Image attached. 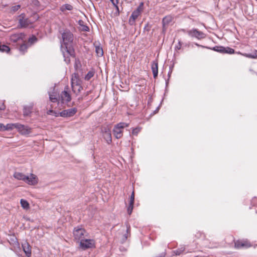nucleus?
Returning a JSON list of instances; mask_svg holds the SVG:
<instances>
[{
  "mask_svg": "<svg viewBox=\"0 0 257 257\" xmlns=\"http://www.w3.org/2000/svg\"><path fill=\"white\" fill-rule=\"evenodd\" d=\"M62 39L61 50L64 61L69 64L70 62V57L75 56L74 50L72 46L73 35L70 31L66 30L62 33Z\"/></svg>",
  "mask_w": 257,
  "mask_h": 257,
  "instance_id": "obj_1",
  "label": "nucleus"
},
{
  "mask_svg": "<svg viewBox=\"0 0 257 257\" xmlns=\"http://www.w3.org/2000/svg\"><path fill=\"white\" fill-rule=\"evenodd\" d=\"M14 177L19 180H22L29 185H34L38 183L37 176L31 174L30 176H26L22 173L16 172L14 174Z\"/></svg>",
  "mask_w": 257,
  "mask_h": 257,
  "instance_id": "obj_2",
  "label": "nucleus"
},
{
  "mask_svg": "<svg viewBox=\"0 0 257 257\" xmlns=\"http://www.w3.org/2000/svg\"><path fill=\"white\" fill-rule=\"evenodd\" d=\"M10 40L14 44H21L25 42L26 35L23 33L14 34L10 36Z\"/></svg>",
  "mask_w": 257,
  "mask_h": 257,
  "instance_id": "obj_3",
  "label": "nucleus"
},
{
  "mask_svg": "<svg viewBox=\"0 0 257 257\" xmlns=\"http://www.w3.org/2000/svg\"><path fill=\"white\" fill-rule=\"evenodd\" d=\"M86 232L84 228L81 226L75 227L73 230V235L76 240L81 241L86 236Z\"/></svg>",
  "mask_w": 257,
  "mask_h": 257,
  "instance_id": "obj_4",
  "label": "nucleus"
},
{
  "mask_svg": "<svg viewBox=\"0 0 257 257\" xmlns=\"http://www.w3.org/2000/svg\"><path fill=\"white\" fill-rule=\"evenodd\" d=\"M187 34L190 37L195 38L198 40H201L206 37L205 34L195 28L187 31Z\"/></svg>",
  "mask_w": 257,
  "mask_h": 257,
  "instance_id": "obj_5",
  "label": "nucleus"
},
{
  "mask_svg": "<svg viewBox=\"0 0 257 257\" xmlns=\"http://www.w3.org/2000/svg\"><path fill=\"white\" fill-rule=\"evenodd\" d=\"M101 133L103 139L108 144L112 142V138L110 128L108 126H104L101 128Z\"/></svg>",
  "mask_w": 257,
  "mask_h": 257,
  "instance_id": "obj_6",
  "label": "nucleus"
},
{
  "mask_svg": "<svg viewBox=\"0 0 257 257\" xmlns=\"http://www.w3.org/2000/svg\"><path fill=\"white\" fill-rule=\"evenodd\" d=\"M68 90V87H65L64 90L62 91L59 97V100L61 101L62 103H67L71 100V96Z\"/></svg>",
  "mask_w": 257,
  "mask_h": 257,
  "instance_id": "obj_7",
  "label": "nucleus"
},
{
  "mask_svg": "<svg viewBox=\"0 0 257 257\" xmlns=\"http://www.w3.org/2000/svg\"><path fill=\"white\" fill-rule=\"evenodd\" d=\"M95 241L93 239H83L80 241V245L83 249L92 248L94 246Z\"/></svg>",
  "mask_w": 257,
  "mask_h": 257,
  "instance_id": "obj_8",
  "label": "nucleus"
},
{
  "mask_svg": "<svg viewBox=\"0 0 257 257\" xmlns=\"http://www.w3.org/2000/svg\"><path fill=\"white\" fill-rule=\"evenodd\" d=\"M77 111V109L75 107L64 110L59 112L60 116L63 117H69L74 115Z\"/></svg>",
  "mask_w": 257,
  "mask_h": 257,
  "instance_id": "obj_9",
  "label": "nucleus"
},
{
  "mask_svg": "<svg viewBox=\"0 0 257 257\" xmlns=\"http://www.w3.org/2000/svg\"><path fill=\"white\" fill-rule=\"evenodd\" d=\"M16 129L22 135H28L31 132V128L27 125L18 123Z\"/></svg>",
  "mask_w": 257,
  "mask_h": 257,
  "instance_id": "obj_10",
  "label": "nucleus"
},
{
  "mask_svg": "<svg viewBox=\"0 0 257 257\" xmlns=\"http://www.w3.org/2000/svg\"><path fill=\"white\" fill-rule=\"evenodd\" d=\"M19 17V23L21 28H26L28 27L31 24V21L28 18H25V15L21 14Z\"/></svg>",
  "mask_w": 257,
  "mask_h": 257,
  "instance_id": "obj_11",
  "label": "nucleus"
},
{
  "mask_svg": "<svg viewBox=\"0 0 257 257\" xmlns=\"http://www.w3.org/2000/svg\"><path fill=\"white\" fill-rule=\"evenodd\" d=\"M34 105L33 103H31L28 105H25L23 107V115L24 116H30L32 112Z\"/></svg>",
  "mask_w": 257,
  "mask_h": 257,
  "instance_id": "obj_12",
  "label": "nucleus"
},
{
  "mask_svg": "<svg viewBox=\"0 0 257 257\" xmlns=\"http://www.w3.org/2000/svg\"><path fill=\"white\" fill-rule=\"evenodd\" d=\"M151 69L153 72V77L156 78L158 74V62L157 60H155L152 62Z\"/></svg>",
  "mask_w": 257,
  "mask_h": 257,
  "instance_id": "obj_13",
  "label": "nucleus"
},
{
  "mask_svg": "<svg viewBox=\"0 0 257 257\" xmlns=\"http://www.w3.org/2000/svg\"><path fill=\"white\" fill-rule=\"evenodd\" d=\"M22 247L26 255L30 257L31 255V247L28 242L26 241L22 244Z\"/></svg>",
  "mask_w": 257,
  "mask_h": 257,
  "instance_id": "obj_14",
  "label": "nucleus"
},
{
  "mask_svg": "<svg viewBox=\"0 0 257 257\" xmlns=\"http://www.w3.org/2000/svg\"><path fill=\"white\" fill-rule=\"evenodd\" d=\"M140 14L141 13L139 12V11L135 10L133 11L129 19V24L131 25H134L135 24L136 20Z\"/></svg>",
  "mask_w": 257,
  "mask_h": 257,
  "instance_id": "obj_15",
  "label": "nucleus"
},
{
  "mask_svg": "<svg viewBox=\"0 0 257 257\" xmlns=\"http://www.w3.org/2000/svg\"><path fill=\"white\" fill-rule=\"evenodd\" d=\"M81 80L79 79L78 75L74 74L71 78V87L81 85Z\"/></svg>",
  "mask_w": 257,
  "mask_h": 257,
  "instance_id": "obj_16",
  "label": "nucleus"
},
{
  "mask_svg": "<svg viewBox=\"0 0 257 257\" xmlns=\"http://www.w3.org/2000/svg\"><path fill=\"white\" fill-rule=\"evenodd\" d=\"M173 21V17L171 16H167L165 17L162 20L163 29H166V27L168 26Z\"/></svg>",
  "mask_w": 257,
  "mask_h": 257,
  "instance_id": "obj_17",
  "label": "nucleus"
},
{
  "mask_svg": "<svg viewBox=\"0 0 257 257\" xmlns=\"http://www.w3.org/2000/svg\"><path fill=\"white\" fill-rule=\"evenodd\" d=\"M113 133L114 137L116 139H120L122 136V130L116 125L114 126Z\"/></svg>",
  "mask_w": 257,
  "mask_h": 257,
  "instance_id": "obj_18",
  "label": "nucleus"
},
{
  "mask_svg": "<svg viewBox=\"0 0 257 257\" xmlns=\"http://www.w3.org/2000/svg\"><path fill=\"white\" fill-rule=\"evenodd\" d=\"M250 245L245 241L238 240L235 242V247L236 248H240L241 247H248Z\"/></svg>",
  "mask_w": 257,
  "mask_h": 257,
  "instance_id": "obj_19",
  "label": "nucleus"
},
{
  "mask_svg": "<svg viewBox=\"0 0 257 257\" xmlns=\"http://www.w3.org/2000/svg\"><path fill=\"white\" fill-rule=\"evenodd\" d=\"M73 9V7L70 5V4H64L63 5H62L60 8V10L63 12V13H64L65 11L66 10H68V11H71Z\"/></svg>",
  "mask_w": 257,
  "mask_h": 257,
  "instance_id": "obj_20",
  "label": "nucleus"
},
{
  "mask_svg": "<svg viewBox=\"0 0 257 257\" xmlns=\"http://www.w3.org/2000/svg\"><path fill=\"white\" fill-rule=\"evenodd\" d=\"M49 99L52 102H56L58 100V98L57 97V95L55 92L51 93V92H48Z\"/></svg>",
  "mask_w": 257,
  "mask_h": 257,
  "instance_id": "obj_21",
  "label": "nucleus"
},
{
  "mask_svg": "<svg viewBox=\"0 0 257 257\" xmlns=\"http://www.w3.org/2000/svg\"><path fill=\"white\" fill-rule=\"evenodd\" d=\"M18 123H8L7 125H4V131H11L14 128H16V125Z\"/></svg>",
  "mask_w": 257,
  "mask_h": 257,
  "instance_id": "obj_22",
  "label": "nucleus"
},
{
  "mask_svg": "<svg viewBox=\"0 0 257 257\" xmlns=\"http://www.w3.org/2000/svg\"><path fill=\"white\" fill-rule=\"evenodd\" d=\"M20 47L19 48V51L22 54H24L27 51L28 46L27 45L23 42V43L19 44Z\"/></svg>",
  "mask_w": 257,
  "mask_h": 257,
  "instance_id": "obj_23",
  "label": "nucleus"
},
{
  "mask_svg": "<svg viewBox=\"0 0 257 257\" xmlns=\"http://www.w3.org/2000/svg\"><path fill=\"white\" fill-rule=\"evenodd\" d=\"M185 246L184 245H182L180 248L173 250V254L175 255H179L185 250Z\"/></svg>",
  "mask_w": 257,
  "mask_h": 257,
  "instance_id": "obj_24",
  "label": "nucleus"
},
{
  "mask_svg": "<svg viewBox=\"0 0 257 257\" xmlns=\"http://www.w3.org/2000/svg\"><path fill=\"white\" fill-rule=\"evenodd\" d=\"M95 52L98 57H102L103 55L102 48L100 46H95Z\"/></svg>",
  "mask_w": 257,
  "mask_h": 257,
  "instance_id": "obj_25",
  "label": "nucleus"
},
{
  "mask_svg": "<svg viewBox=\"0 0 257 257\" xmlns=\"http://www.w3.org/2000/svg\"><path fill=\"white\" fill-rule=\"evenodd\" d=\"M20 203L21 206L25 209H28L30 208V205L28 202L23 199H21L20 200Z\"/></svg>",
  "mask_w": 257,
  "mask_h": 257,
  "instance_id": "obj_26",
  "label": "nucleus"
},
{
  "mask_svg": "<svg viewBox=\"0 0 257 257\" xmlns=\"http://www.w3.org/2000/svg\"><path fill=\"white\" fill-rule=\"evenodd\" d=\"M210 49L213 50L215 51L224 54L225 47L223 46H215Z\"/></svg>",
  "mask_w": 257,
  "mask_h": 257,
  "instance_id": "obj_27",
  "label": "nucleus"
},
{
  "mask_svg": "<svg viewBox=\"0 0 257 257\" xmlns=\"http://www.w3.org/2000/svg\"><path fill=\"white\" fill-rule=\"evenodd\" d=\"M0 51L8 53L10 51V48L6 45H0Z\"/></svg>",
  "mask_w": 257,
  "mask_h": 257,
  "instance_id": "obj_28",
  "label": "nucleus"
},
{
  "mask_svg": "<svg viewBox=\"0 0 257 257\" xmlns=\"http://www.w3.org/2000/svg\"><path fill=\"white\" fill-rule=\"evenodd\" d=\"M71 87H72V91L76 95H77L82 89V87L81 85H77L75 86H72Z\"/></svg>",
  "mask_w": 257,
  "mask_h": 257,
  "instance_id": "obj_29",
  "label": "nucleus"
},
{
  "mask_svg": "<svg viewBox=\"0 0 257 257\" xmlns=\"http://www.w3.org/2000/svg\"><path fill=\"white\" fill-rule=\"evenodd\" d=\"M94 72L93 71H89L85 76V80L87 81L90 80L94 76Z\"/></svg>",
  "mask_w": 257,
  "mask_h": 257,
  "instance_id": "obj_30",
  "label": "nucleus"
},
{
  "mask_svg": "<svg viewBox=\"0 0 257 257\" xmlns=\"http://www.w3.org/2000/svg\"><path fill=\"white\" fill-rule=\"evenodd\" d=\"M115 125L122 130L124 127L128 126L129 124L125 122H119Z\"/></svg>",
  "mask_w": 257,
  "mask_h": 257,
  "instance_id": "obj_31",
  "label": "nucleus"
},
{
  "mask_svg": "<svg viewBox=\"0 0 257 257\" xmlns=\"http://www.w3.org/2000/svg\"><path fill=\"white\" fill-rule=\"evenodd\" d=\"M47 113L48 114L53 115L56 117L60 116L59 112H57V111L52 110V109L49 110L48 111Z\"/></svg>",
  "mask_w": 257,
  "mask_h": 257,
  "instance_id": "obj_32",
  "label": "nucleus"
},
{
  "mask_svg": "<svg viewBox=\"0 0 257 257\" xmlns=\"http://www.w3.org/2000/svg\"><path fill=\"white\" fill-rule=\"evenodd\" d=\"M225 50H224V53L231 54L234 53V50L228 47H225Z\"/></svg>",
  "mask_w": 257,
  "mask_h": 257,
  "instance_id": "obj_33",
  "label": "nucleus"
},
{
  "mask_svg": "<svg viewBox=\"0 0 257 257\" xmlns=\"http://www.w3.org/2000/svg\"><path fill=\"white\" fill-rule=\"evenodd\" d=\"M141 131V127H138L133 129L132 134L135 136H137Z\"/></svg>",
  "mask_w": 257,
  "mask_h": 257,
  "instance_id": "obj_34",
  "label": "nucleus"
},
{
  "mask_svg": "<svg viewBox=\"0 0 257 257\" xmlns=\"http://www.w3.org/2000/svg\"><path fill=\"white\" fill-rule=\"evenodd\" d=\"M247 57L251 58L257 57V50H254L252 53L247 54Z\"/></svg>",
  "mask_w": 257,
  "mask_h": 257,
  "instance_id": "obj_35",
  "label": "nucleus"
},
{
  "mask_svg": "<svg viewBox=\"0 0 257 257\" xmlns=\"http://www.w3.org/2000/svg\"><path fill=\"white\" fill-rule=\"evenodd\" d=\"M81 23H83V22L82 21H79V24L80 25L82 26V30L83 31H85V32L89 31V27L88 26H86V25H81Z\"/></svg>",
  "mask_w": 257,
  "mask_h": 257,
  "instance_id": "obj_36",
  "label": "nucleus"
},
{
  "mask_svg": "<svg viewBox=\"0 0 257 257\" xmlns=\"http://www.w3.org/2000/svg\"><path fill=\"white\" fill-rule=\"evenodd\" d=\"M144 8V3L143 2L141 3L138 6V7L137 8L136 11H139V12L141 13V12L143 11Z\"/></svg>",
  "mask_w": 257,
  "mask_h": 257,
  "instance_id": "obj_37",
  "label": "nucleus"
},
{
  "mask_svg": "<svg viewBox=\"0 0 257 257\" xmlns=\"http://www.w3.org/2000/svg\"><path fill=\"white\" fill-rule=\"evenodd\" d=\"M134 207V204H129V206L127 208V213L129 215H131L132 213L133 209Z\"/></svg>",
  "mask_w": 257,
  "mask_h": 257,
  "instance_id": "obj_38",
  "label": "nucleus"
},
{
  "mask_svg": "<svg viewBox=\"0 0 257 257\" xmlns=\"http://www.w3.org/2000/svg\"><path fill=\"white\" fill-rule=\"evenodd\" d=\"M37 41V38L35 36H33L32 37L29 38V39L28 40L29 42L31 44L35 43Z\"/></svg>",
  "mask_w": 257,
  "mask_h": 257,
  "instance_id": "obj_39",
  "label": "nucleus"
},
{
  "mask_svg": "<svg viewBox=\"0 0 257 257\" xmlns=\"http://www.w3.org/2000/svg\"><path fill=\"white\" fill-rule=\"evenodd\" d=\"M134 200H135V192H134V191H133L131 195V197H130V203H131V204H134Z\"/></svg>",
  "mask_w": 257,
  "mask_h": 257,
  "instance_id": "obj_40",
  "label": "nucleus"
},
{
  "mask_svg": "<svg viewBox=\"0 0 257 257\" xmlns=\"http://www.w3.org/2000/svg\"><path fill=\"white\" fill-rule=\"evenodd\" d=\"M20 8V5H16V6H13L12 7L11 11L14 12H15L17 11Z\"/></svg>",
  "mask_w": 257,
  "mask_h": 257,
  "instance_id": "obj_41",
  "label": "nucleus"
},
{
  "mask_svg": "<svg viewBox=\"0 0 257 257\" xmlns=\"http://www.w3.org/2000/svg\"><path fill=\"white\" fill-rule=\"evenodd\" d=\"M109 1L112 3L113 5L116 8V9L117 10H118V7L117 5V4H118V0H109Z\"/></svg>",
  "mask_w": 257,
  "mask_h": 257,
  "instance_id": "obj_42",
  "label": "nucleus"
},
{
  "mask_svg": "<svg viewBox=\"0 0 257 257\" xmlns=\"http://www.w3.org/2000/svg\"><path fill=\"white\" fill-rule=\"evenodd\" d=\"M182 46V43L180 41H179L178 44L177 45H176L175 47V51H178L180 50Z\"/></svg>",
  "mask_w": 257,
  "mask_h": 257,
  "instance_id": "obj_43",
  "label": "nucleus"
},
{
  "mask_svg": "<svg viewBox=\"0 0 257 257\" xmlns=\"http://www.w3.org/2000/svg\"><path fill=\"white\" fill-rule=\"evenodd\" d=\"M6 106L4 101H0V110H3L5 109Z\"/></svg>",
  "mask_w": 257,
  "mask_h": 257,
  "instance_id": "obj_44",
  "label": "nucleus"
},
{
  "mask_svg": "<svg viewBox=\"0 0 257 257\" xmlns=\"http://www.w3.org/2000/svg\"><path fill=\"white\" fill-rule=\"evenodd\" d=\"M195 45H196L198 47H202V48H207V49H210V48L209 47H205V46H202V45H200L197 43H195Z\"/></svg>",
  "mask_w": 257,
  "mask_h": 257,
  "instance_id": "obj_45",
  "label": "nucleus"
},
{
  "mask_svg": "<svg viewBox=\"0 0 257 257\" xmlns=\"http://www.w3.org/2000/svg\"><path fill=\"white\" fill-rule=\"evenodd\" d=\"M4 124L0 123V131H4Z\"/></svg>",
  "mask_w": 257,
  "mask_h": 257,
  "instance_id": "obj_46",
  "label": "nucleus"
},
{
  "mask_svg": "<svg viewBox=\"0 0 257 257\" xmlns=\"http://www.w3.org/2000/svg\"><path fill=\"white\" fill-rule=\"evenodd\" d=\"M165 253L163 252L162 253H161L157 257H165Z\"/></svg>",
  "mask_w": 257,
  "mask_h": 257,
  "instance_id": "obj_47",
  "label": "nucleus"
},
{
  "mask_svg": "<svg viewBox=\"0 0 257 257\" xmlns=\"http://www.w3.org/2000/svg\"><path fill=\"white\" fill-rule=\"evenodd\" d=\"M127 234L125 233L123 235V240H125L127 239Z\"/></svg>",
  "mask_w": 257,
  "mask_h": 257,
  "instance_id": "obj_48",
  "label": "nucleus"
},
{
  "mask_svg": "<svg viewBox=\"0 0 257 257\" xmlns=\"http://www.w3.org/2000/svg\"><path fill=\"white\" fill-rule=\"evenodd\" d=\"M188 30H186V29H182L180 30V31H182L183 32V33H187V31Z\"/></svg>",
  "mask_w": 257,
  "mask_h": 257,
  "instance_id": "obj_49",
  "label": "nucleus"
},
{
  "mask_svg": "<svg viewBox=\"0 0 257 257\" xmlns=\"http://www.w3.org/2000/svg\"><path fill=\"white\" fill-rule=\"evenodd\" d=\"M159 109V107H158L157 108V109H156L155 112H156V111H158V109Z\"/></svg>",
  "mask_w": 257,
  "mask_h": 257,
  "instance_id": "obj_50",
  "label": "nucleus"
}]
</instances>
